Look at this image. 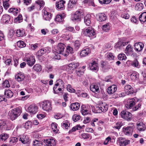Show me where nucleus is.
Masks as SVG:
<instances>
[{"instance_id": "nucleus-51", "label": "nucleus", "mask_w": 146, "mask_h": 146, "mask_svg": "<svg viewBox=\"0 0 146 146\" xmlns=\"http://www.w3.org/2000/svg\"><path fill=\"white\" fill-rule=\"evenodd\" d=\"M44 70H45L48 72H52L53 70V67L51 65H47L45 66V68Z\"/></svg>"}, {"instance_id": "nucleus-40", "label": "nucleus", "mask_w": 146, "mask_h": 146, "mask_svg": "<svg viewBox=\"0 0 146 146\" xmlns=\"http://www.w3.org/2000/svg\"><path fill=\"white\" fill-rule=\"evenodd\" d=\"M33 69L36 72H39L41 71L42 68L41 65L38 64H36L33 66Z\"/></svg>"}, {"instance_id": "nucleus-36", "label": "nucleus", "mask_w": 146, "mask_h": 146, "mask_svg": "<svg viewBox=\"0 0 146 146\" xmlns=\"http://www.w3.org/2000/svg\"><path fill=\"white\" fill-rule=\"evenodd\" d=\"M65 16V14L64 13L62 14L57 15L55 18V20L56 21L62 22L64 21V19Z\"/></svg>"}, {"instance_id": "nucleus-45", "label": "nucleus", "mask_w": 146, "mask_h": 146, "mask_svg": "<svg viewBox=\"0 0 146 146\" xmlns=\"http://www.w3.org/2000/svg\"><path fill=\"white\" fill-rule=\"evenodd\" d=\"M3 4L4 8L7 9L10 6L9 0H3Z\"/></svg>"}, {"instance_id": "nucleus-49", "label": "nucleus", "mask_w": 146, "mask_h": 146, "mask_svg": "<svg viewBox=\"0 0 146 146\" xmlns=\"http://www.w3.org/2000/svg\"><path fill=\"white\" fill-rule=\"evenodd\" d=\"M138 76V74L136 72L132 73L130 76V77L132 80L134 81L137 79Z\"/></svg>"}, {"instance_id": "nucleus-57", "label": "nucleus", "mask_w": 146, "mask_h": 146, "mask_svg": "<svg viewBox=\"0 0 146 146\" xmlns=\"http://www.w3.org/2000/svg\"><path fill=\"white\" fill-rule=\"evenodd\" d=\"M1 139L3 141H5L9 137V135L6 133H2L0 135Z\"/></svg>"}, {"instance_id": "nucleus-42", "label": "nucleus", "mask_w": 146, "mask_h": 146, "mask_svg": "<svg viewBox=\"0 0 146 146\" xmlns=\"http://www.w3.org/2000/svg\"><path fill=\"white\" fill-rule=\"evenodd\" d=\"M110 24L108 23L103 25L102 27V29L103 31L108 32L110 30Z\"/></svg>"}, {"instance_id": "nucleus-15", "label": "nucleus", "mask_w": 146, "mask_h": 146, "mask_svg": "<svg viewBox=\"0 0 146 146\" xmlns=\"http://www.w3.org/2000/svg\"><path fill=\"white\" fill-rule=\"evenodd\" d=\"M43 142L46 146H55L56 142L52 138H48L44 140Z\"/></svg>"}, {"instance_id": "nucleus-53", "label": "nucleus", "mask_w": 146, "mask_h": 146, "mask_svg": "<svg viewBox=\"0 0 146 146\" xmlns=\"http://www.w3.org/2000/svg\"><path fill=\"white\" fill-rule=\"evenodd\" d=\"M23 20L22 17L21 15H19L17 17L14 19L15 22L17 23H19L22 21Z\"/></svg>"}, {"instance_id": "nucleus-3", "label": "nucleus", "mask_w": 146, "mask_h": 146, "mask_svg": "<svg viewBox=\"0 0 146 146\" xmlns=\"http://www.w3.org/2000/svg\"><path fill=\"white\" fill-rule=\"evenodd\" d=\"M25 106V108L26 111L31 115H34L36 114L38 111V107L35 104H32L30 105L28 107L26 108Z\"/></svg>"}, {"instance_id": "nucleus-30", "label": "nucleus", "mask_w": 146, "mask_h": 146, "mask_svg": "<svg viewBox=\"0 0 146 146\" xmlns=\"http://www.w3.org/2000/svg\"><path fill=\"white\" fill-rule=\"evenodd\" d=\"M79 65V64L77 63L72 62L68 66H66L67 68L70 70H72L76 69Z\"/></svg>"}, {"instance_id": "nucleus-16", "label": "nucleus", "mask_w": 146, "mask_h": 146, "mask_svg": "<svg viewBox=\"0 0 146 146\" xmlns=\"http://www.w3.org/2000/svg\"><path fill=\"white\" fill-rule=\"evenodd\" d=\"M129 42L128 41H123L122 40H119L116 43L115 47L116 48L121 49L122 47L125 46L128 44Z\"/></svg>"}, {"instance_id": "nucleus-44", "label": "nucleus", "mask_w": 146, "mask_h": 146, "mask_svg": "<svg viewBox=\"0 0 146 146\" xmlns=\"http://www.w3.org/2000/svg\"><path fill=\"white\" fill-rule=\"evenodd\" d=\"M129 10H125L124 11V12L121 14V17L125 19H128L129 18V15L127 13L129 12Z\"/></svg>"}, {"instance_id": "nucleus-8", "label": "nucleus", "mask_w": 146, "mask_h": 146, "mask_svg": "<svg viewBox=\"0 0 146 146\" xmlns=\"http://www.w3.org/2000/svg\"><path fill=\"white\" fill-rule=\"evenodd\" d=\"M42 109L46 111H50L52 110L51 103L48 101H44L41 102Z\"/></svg>"}, {"instance_id": "nucleus-32", "label": "nucleus", "mask_w": 146, "mask_h": 146, "mask_svg": "<svg viewBox=\"0 0 146 146\" xmlns=\"http://www.w3.org/2000/svg\"><path fill=\"white\" fill-rule=\"evenodd\" d=\"M90 52V50L88 48H86L82 50L80 52V55L81 57L87 56Z\"/></svg>"}, {"instance_id": "nucleus-38", "label": "nucleus", "mask_w": 146, "mask_h": 146, "mask_svg": "<svg viewBox=\"0 0 146 146\" xmlns=\"http://www.w3.org/2000/svg\"><path fill=\"white\" fill-rule=\"evenodd\" d=\"M90 18L91 15L90 14H88L84 17V22L87 25H89L90 23Z\"/></svg>"}, {"instance_id": "nucleus-60", "label": "nucleus", "mask_w": 146, "mask_h": 146, "mask_svg": "<svg viewBox=\"0 0 146 146\" xmlns=\"http://www.w3.org/2000/svg\"><path fill=\"white\" fill-rule=\"evenodd\" d=\"M67 90L71 93H75L76 92V90L75 89H73L71 86L70 84H68L67 86Z\"/></svg>"}, {"instance_id": "nucleus-26", "label": "nucleus", "mask_w": 146, "mask_h": 146, "mask_svg": "<svg viewBox=\"0 0 146 146\" xmlns=\"http://www.w3.org/2000/svg\"><path fill=\"white\" fill-rule=\"evenodd\" d=\"M5 36L3 32L0 31V46H5Z\"/></svg>"}, {"instance_id": "nucleus-4", "label": "nucleus", "mask_w": 146, "mask_h": 146, "mask_svg": "<svg viewBox=\"0 0 146 146\" xmlns=\"http://www.w3.org/2000/svg\"><path fill=\"white\" fill-rule=\"evenodd\" d=\"M83 16V13L82 11L78 10L75 13L71 19L74 22L80 21Z\"/></svg>"}, {"instance_id": "nucleus-13", "label": "nucleus", "mask_w": 146, "mask_h": 146, "mask_svg": "<svg viewBox=\"0 0 146 146\" xmlns=\"http://www.w3.org/2000/svg\"><path fill=\"white\" fill-rule=\"evenodd\" d=\"M64 84L62 80L61 79H59L56 81V83L54 86V89H55V91L56 93L58 92V91L55 89H56L57 87H58V90H62V89L64 88Z\"/></svg>"}, {"instance_id": "nucleus-23", "label": "nucleus", "mask_w": 146, "mask_h": 146, "mask_svg": "<svg viewBox=\"0 0 146 146\" xmlns=\"http://www.w3.org/2000/svg\"><path fill=\"white\" fill-rule=\"evenodd\" d=\"M89 65L91 70L94 71L98 70L99 68L98 64L95 61H93L92 63H90Z\"/></svg>"}, {"instance_id": "nucleus-28", "label": "nucleus", "mask_w": 146, "mask_h": 146, "mask_svg": "<svg viewBox=\"0 0 146 146\" xmlns=\"http://www.w3.org/2000/svg\"><path fill=\"white\" fill-rule=\"evenodd\" d=\"M25 78V76L23 73L21 72L18 73L15 76V78L19 82L23 81Z\"/></svg>"}, {"instance_id": "nucleus-54", "label": "nucleus", "mask_w": 146, "mask_h": 146, "mask_svg": "<svg viewBox=\"0 0 146 146\" xmlns=\"http://www.w3.org/2000/svg\"><path fill=\"white\" fill-rule=\"evenodd\" d=\"M126 58L125 54L123 53L120 54L118 56V58L119 60H125Z\"/></svg>"}, {"instance_id": "nucleus-6", "label": "nucleus", "mask_w": 146, "mask_h": 146, "mask_svg": "<svg viewBox=\"0 0 146 146\" xmlns=\"http://www.w3.org/2000/svg\"><path fill=\"white\" fill-rule=\"evenodd\" d=\"M83 33L85 36L89 37H96L95 31L94 29L91 27H89L85 30Z\"/></svg>"}, {"instance_id": "nucleus-12", "label": "nucleus", "mask_w": 146, "mask_h": 146, "mask_svg": "<svg viewBox=\"0 0 146 146\" xmlns=\"http://www.w3.org/2000/svg\"><path fill=\"white\" fill-rule=\"evenodd\" d=\"M43 16L44 19L46 21H50L51 19L52 15L51 13L48 11L47 8H44L42 10Z\"/></svg>"}, {"instance_id": "nucleus-62", "label": "nucleus", "mask_w": 146, "mask_h": 146, "mask_svg": "<svg viewBox=\"0 0 146 146\" xmlns=\"http://www.w3.org/2000/svg\"><path fill=\"white\" fill-rule=\"evenodd\" d=\"M131 65L133 67H137V68H140V66L139 65V62L137 60H134L131 63Z\"/></svg>"}, {"instance_id": "nucleus-33", "label": "nucleus", "mask_w": 146, "mask_h": 146, "mask_svg": "<svg viewBox=\"0 0 146 146\" xmlns=\"http://www.w3.org/2000/svg\"><path fill=\"white\" fill-rule=\"evenodd\" d=\"M138 129L140 131H144L146 129V124L141 122L137 125Z\"/></svg>"}, {"instance_id": "nucleus-46", "label": "nucleus", "mask_w": 146, "mask_h": 146, "mask_svg": "<svg viewBox=\"0 0 146 146\" xmlns=\"http://www.w3.org/2000/svg\"><path fill=\"white\" fill-rule=\"evenodd\" d=\"M135 8L136 10L138 11H141L143 8V4L141 3H137L136 4Z\"/></svg>"}, {"instance_id": "nucleus-39", "label": "nucleus", "mask_w": 146, "mask_h": 146, "mask_svg": "<svg viewBox=\"0 0 146 146\" xmlns=\"http://www.w3.org/2000/svg\"><path fill=\"white\" fill-rule=\"evenodd\" d=\"M67 31H68L70 32H72L73 33H76V32L74 29L73 27L69 26L66 27V29H63L62 31V33L66 32Z\"/></svg>"}, {"instance_id": "nucleus-29", "label": "nucleus", "mask_w": 146, "mask_h": 146, "mask_svg": "<svg viewBox=\"0 0 146 146\" xmlns=\"http://www.w3.org/2000/svg\"><path fill=\"white\" fill-rule=\"evenodd\" d=\"M65 1L63 0H60L56 3V6L58 9H63L64 7V4Z\"/></svg>"}, {"instance_id": "nucleus-2", "label": "nucleus", "mask_w": 146, "mask_h": 146, "mask_svg": "<svg viewBox=\"0 0 146 146\" xmlns=\"http://www.w3.org/2000/svg\"><path fill=\"white\" fill-rule=\"evenodd\" d=\"M136 104V100L133 98L127 100V102L126 105V107L128 109H132L134 111L137 110L141 106L140 104L135 106Z\"/></svg>"}, {"instance_id": "nucleus-22", "label": "nucleus", "mask_w": 146, "mask_h": 146, "mask_svg": "<svg viewBox=\"0 0 146 146\" xmlns=\"http://www.w3.org/2000/svg\"><path fill=\"white\" fill-rule=\"evenodd\" d=\"M117 87L116 85H113L109 87L108 89V93L110 94H113L117 90Z\"/></svg>"}, {"instance_id": "nucleus-11", "label": "nucleus", "mask_w": 146, "mask_h": 146, "mask_svg": "<svg viewBox=\"0 0 146 146\" xmlns=\"http://www.w3.org/2000/svg\"><path fill=\"white\" fill-rule=\"evenodd\" d=\"M131 125L132 126H128L123 128V131L126 135H130L132 134L134 127L133 123Z\"/></svg>"}, {"instance_id": "nucleus-24", "label": "nucleus", "mask_w": 146, "mask_h": 146, "mask_svg": "<svg viewBox=\"0 0 146 146\" xmlns=\"http://www.w3.org/2000/svg\"><path fill=\"white\" fill-rule=\"evenodd\" d=\"M16 34L17 36L18 37H22L26 36L25 31L22 28L17 29Z\"/></svg>"}, {"instance_id": "nucleus-37", "label": "nucleus", "mask_w": 146, "mask_h": 146, "mask_svg": "<svg viewBox=\"0 0 146 146\" xmlns=\"http://www.w3.org/2000/svg\"><path fill=\"white\" fill-rule=\"evenodd\" d=\"M140 21L144 23L146 21V12L142 13L139 17Z\"/></svg>"}, {"instance_id": "nucleus-63", "label": "nucleus", "mask_w": 146, "mask_h": 146, "mask_svg": "<svg viewBox=\"0 0 146 146\" xmlns=\"http://www.w3.org/2000/svg\"><path fill=\"white\" fill-rule=\"evenodd\" d=\"M80 116L79 115L74 114L72 117V119L74 121L76 122L79 120L80 118Z\"/></svg>"}, {"instance_id": "nucleus-5", "label": "nucleus", "mask_w": 146, "mask_h": 146, "mask_svg": "<svg viewBox=\"0 0 146 146\" xmlns=\"http://www.w3.org/2000/svg\"><path fill=\"white\" fill-rule=\"evenodd\" d=\"M96 113H101L102 112H105L107 111L108 109V106L105 103H102L95 108Z\"/></svg>"}, {"instance_id": "nucleus-59", "label": "nucleus", "mask_w": 146, "mask_h": 146, "mask_svg": "<svg viewBox=\"0 0 146 146\" xmlns=\"http://www.w3.org/2000/svg\"><path fill=\"white\" fill-rule=\"evenodd\" d=\"M111 137L110 136H108L106 138L104 142V145H107L111 143Z\"/></svg>"}, {"instance_id": "nucleus-27", "label": "nucleus", "mask_w": 146, "mask_h": 146, "mask_svg": "<svg viewBox=\"0 0 146 146\" xmlns=\"http://www.w3.org/2000/svg\"><path fill=\"white\" fill-rule=\"evenodd\" d=\"M10 19V16L7 14H5L2 16L1 20V23L5 24L8 23Z\"/></svg>"}, {"instance_id": "nucleus-64", "label": "nucleus", "mask_w": 146, "mask_h": 146, "mask_svg": "<svg viewBox=\"0 0 146 146\" xmlns=\"http://www.w3.org/2000/svg\"><path fill=\"white\" fill-rule=\"evenodd\" d=\"M33 145L34 146H42V145L41 141L36 140L33 141Z\"/></svg>"}, {"instance_id": "nucleus-43", "label": "nucleus", "mask_w": 146, "mask_h": 146, "mask_svg": "<svg viewBox=\"0 0 146 146\" xmlns=\"http://www.w3.org/2000/svg\"><path fill=\"white\" fill-rule=\"evenodd\" d=\"M8 11L9 13L15 15L18 13L19 10L16 8H12L9 9Z\"/></svg>"}, {"instance_id": "nucleus-10", "label": "nucleus", "mask_w": 146, "mask_h": 146, "mask_svg": "<svg viewBox=\"0 0 146 146\" xmlns=\"http://www.w3.org/2000/svg\"><path fill=\"white\" fill-rule=\"evenodd\" d=\"M24 60L27 62L28 65L30 66H33L35 62V57L31 55L28 56H26L24 58Z\"/></svg>"}, {"instance_id": "nucleus-20", "label": "nucleus", "mask_w": 146, "mask_h": 146, "mask_svg": "<svg viewBox=\"0 0 146 146\" xmlns=\"http://www.w3.org/2000/svg\"><path fill=\"white\" fill-rule=\"evenodd\" d=\"M129 140L123 138H120L119 139L118 143L120 146H126L130 143Z\"/></svg>"}, {"instance_id": "nucleus-50", "label": "nucleus", "mask_w": 146, "mask_h": 146, "mask_svg": "<svg viewBox=\"0 0 146 146\" xmlns=\"http://www.w3.org/2000/svg\"><path fill=\"white\" fill-rule=\"evenodd\" d=\"M106 58L108 60H113L114 59V57L112 53H110L107 54Z\"/></svg>"}, {"instance_id": "nucleus-7", "label": "nucleus", "mask_w": 146, "mask_h": 146, "mask_svg": "<svg viewBox=\"0 0 146 146\" xmlns=\"http://www.w3.org/2000/svg\"><path fill=\"white\" fill-rule=\"evenodd\" d=\"M65 47V45L62 43H60L58 44V46L55 48V52L58 54H62L65 56L67 55V54H64V50Z\"/></svg>"}, {"instance_id": "nucleus-25", "label": "nucleus", "mask_w": 146, "mask_h": 146, "mask_svg": "<svg viewBox=\"0 0 146 146\" xmlns=\"http://www.w3.org/2000/svg\"><path fill=\"white\" fill-rule=\"evenodd\" d=\"M19 140L24 144L28 143L30 141L29 137L27 135H23L21 136Z\"/></svg>"}, {"instance_id": "nucleus-56", "label": "nucleus", "mask_w": 146, "mask_h": 146, "mask_svg": "<svg viewBox=\"0 0 146 146\" xmlns=\"http://www.w3.org/2000/svg\"><path fill=\"white\" fill-rule=\"evenodd\" d=\"M70 124L67 121H64L62 124V126L66 129H68L69 127Z\"/></svg>"}, {"instance_id": "nucleus-9", "label": "nucleus", "mask_w": 146, "mask_h": 146, "mask_svg": "<svg viewBox=\"0 0 146 146\" xmlns=\"http://www.w3.org/2000/svg\"><path fill=\"white\" fill-rule=\"evenodd\" d=\"M120 115L121 117L125 120L130 121L132 119V114L131 113L127 111H122Z\"/></svg>"}, {"instance_id": "nucleus-19", "label": "nucleus", "mask_w": 146, "mask_h": 146, "mask_svg": "<svg viewBox=\"0 0 146 146\" xmlns=\"http://www.w3.org/2000/svg\"><path fill=\"white\" fill-rule=\"evenodd\" d=\"M134 49L137 52H140L143 48L144 44L141 42H138L135 44Z\"/></svg>"}, {"instance_id": "nucleus-55", "label": "nucleus", "mask_w": 146, "mask_h": 146, "mask_svg": "<svg viewBox=\"0 0 146 146\" xmlns=\"http://www.w3.org/2000/svg\"><path fill=\"white\" fill-rule=\"evenodd\" d=\"M123 125V123L121 121H119L116 123L115 125L114 126V127L119 130Z\"/></svg>"}, {"instance_id": "nucleus-21", "label": "nucleus", "mask_w": 146, "mask_h": 146, "mask_svg": "<svg viewBox=\"0 0 146 146\" xmlns=\"http://www.w3.org/2000/svg\"><path fill=\"white\" fill-rule=\"evenodd\" d=\"M125 53L127 55H132L133 54V47L130 44H128L124 50Z\"/></svg>"}, {"instance_id": "nucleus-47", "label": "nucleus", "mask_w": 146, "mask_h": 146, "mask_svg": "<svg viewBox=\"0 0 146 146\" xmlns=\"http://www.w3.org/2000/svg\"><path fill=\"white\" fill-rule=\"evenodd\" d=\"M5 95L7 97H11L13 95V92L10 90H8L5 91Z\"/></svg>"}, {"instance_id": "nucleus-18", "label": "nucleus", "mask_w": 146, "mask_h": 146, "mask_svg": "<svg viewBox=\"0 0 146 146\" xmlns=\"http://www.w3.org/2000/svg\"><path fill=\"white\" fill-rule=\"evenodd\" d=\"M90 88L91 90L95 93L97 94L100 92L99 85L97 83L91 85L90 86Z\"/></svg>"}, {"instance_id": "nucleus-17", "label": "nucleus", "mask_w": 146, "mask_h": 146, "mask_svg": "<svg viewBox=\"0 0 146 146\" xmlns=\"http://www.w3.org/2000/svg\"><path fill=\"white\" fill-rule=\"evenodd\" d=\"M107 18L106 15L104 13H99L96 15V19L99 21H104Z\"/></svg>"}, {"instance_id": "nucleus-52", "label": "nucleus", "mask_w": 146, "mask_h": 146, "mask_svg": "<svg viewBox=\"0 0 146 146\" xmlns=\"http://www.w3.org/2000/svg\"><path fill=\"white\" fill-rule=\"evenodd\" d=\"M17 45L19 48H23L25 47L26 44L23 41H19L17 42Z\"/></svg>"}, {"instance_id": "nucleus-58", "label": "nucleus", "mask_w": 146, "mask_h": 146, "mask_svg": "<svg viewBox=\"0 0 146 146\" xmlns=\"http://www.w3.org/2000/svg\"><path fill=\"white\" fill-rule=\"evenodd\" d=\"M14 127L13 124L10 123H6L5 129L6 130H9Z\"/></svg>"}, {"instance_id": "nucleus-34", "label": "nucleus", "mask_w": 146, "mask_h": 146, "mask_svg": "<svg viewBox=\"0 0 146 146\" xmlns=\"http://www.w3.org/2000/svg\"><path fill=\"white\" fill-rule=\"evenodd\" d=\"M125 91L127 94H131L133 93V90L131 86L129 85H127L125 87Z\"/></svg>"}, {"instance_id": "nucleus-1", "label": "nucleus", "mask_w": 146, "mask_h": 146, "mask_svg": "<svg viewBox=\"0 0 146 146\" xmlns=\"http://www.w3.org/2000/svg\"><path fill=\"white\" fill-rule=\"evenodd\" d=\"M22 110L21 107H19L9 111L8 114L9 118L12 121L16 119L21 113Z\"/></svg>"}, {"instance_id": "nucleus-31", "label": "nucleus", "mask_w": 146, "mask_h": 146, "mask_svg": "<svg viewBox=\"0 0 146 146\" xmlns=\"http://www.w3.org/2000/svg\"><path fill=\"white\" fill-rule=\"evenodd\" d=\"M9 143L10 145L13 146L15 145L18 140L17 137H11L9 138Z\"/></svg>"}, {"instance_id": "nucleus-35", "label": "nucleus", "mask_w": 146, "mask_h": 146, "mask_svg": "<svg viewBox=\"0 0 146 146\" xmlns=\"http://www.w3.org/2000/svg\"><path fill=\"white\" fill-rule=\"evenodd\" d=\"M80 107V104L77 102H75L71 104L70 108L71 109L74 111H76L78 110Z\"/></svg>"}, {"instance_id": "nucleus-41", "label": "nucleus", "mask_w": 146, "mask_h": 146, "mask_svg": "<svg viewBox=\"0 0 146 146\" xmlns=\"http://www.w3.org/2000/svg\"><path fill=\"white\" fill-rule=\"evenodd\" d=\"M51 127L53 131L55 133H57L58 131V128L57 125L55 123H52L51 124Z\"/></svg>"}, {"instance_id": "nucleus-48", "label": "nucleus", "mask_w": 146, "mask_h": 146, "mask_svg": "<svg viewBox=\"0 0 146 146\" xmlns=\"http://www.w3.org/2000/svg\"><path fill=\"white\" fill-rule=\"evenodd\" d=\"M27 31L29 33H31L34 31V28L31 26V24H29L27 27Z\"/></svg>"}, {"instance_id": "nucleus-14", "label": "nucleus", "mask_w": 146, "mask_h": 146, "mask_svg": "<svg viewBox=\"0 0 146 146\" xmlns=\"http://www.w3.org/2000/svg\"><path fill=\"white\" fill-rule=\"evenodd\" d=\"M90 106H86L83 105L81 107V112L83 115H85L88 114L90 111Z\"/></svg>"}, {"instance_id": "nucleus-61", "label": "nucleus", "mask_w": 146, "mask_h": 146, "mask_svg": "<svg viewBox=\"0 0 146 146\" xmlns=\"http://www.w3.org/2000/svg\"><path fill=\"white\" fill-rule=\"evenodd\" d=\"M2 86L3 88L9 87L10 85L9 81L7 80H5L2 84Z\"/></svg>"}]
</instances>
